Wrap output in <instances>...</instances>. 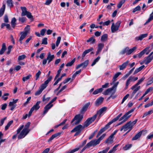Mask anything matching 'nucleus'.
Wrapping results in <instances>:
<instances>
[{
	"label": "nucleus",
	"mask_w": 153,
	"mask_h": 153,
	"mask_svg": "<svg viewBox=\"0 0 153 153\" xmlns=\"http://www.w3.org/2000/svg\"><path fill=\"white\" fill-rule=\"evenodd\" d=\"M144 67L145 66L144 65H143L139 68L136 69L134 71V74H137V73L142 70Z\"/></svg>",
	"instance_id": "nucleus-33"
},
{
	"label": "nucleus",
	"mask_w": 153,
	"mask_h": 153,
	"mask_svg": "<svg viewBox=\"0 0 153 153\" xmlns=\"http://www.w3.org/2000/svg\"><path fill=\"white\" fill-rule=\"evenodd\" d=\"M12 0H7V3L8 6L10 7H13V4L12 3Z\"/></svg>",
	"instance_id": "nucleus-48"
},
{
	"label": "nucleus",
	"mask_w": 153,
	"mask_h": 153,
	"mask_svg": "<svg viewBox=\"0 0 153 153\" xmlns=\"http://www.w3.org/2000/svg\"><path fill=\"white\" fill-rule=\"evenodd\" d=\"M42 91L39 88V90L35 93V95L36 96L40 94Z\"/></svg>",
	"instance_id": "nucleus-62"
},
{
	"label": "nucleus",
	"mask_w": 153,
	"mask_h": 153,
	"mask_svg": "<svg viewBox=\"0 0 153 153\" xmlns=\"http://www.w3.org/2000/svg\"><path fill=\"white\" fill-rule=\"evenodd\" d=\"M129 96V94H127L124 97L122 100L121 104H123L124 102L127 99Z\"/></svg>",
	"instance_id": "nucleus-64"
},
{
	"label": "nucleus",
	"mask_w": 153,
	"mask_h": 153,
	"mask_svg": "<svg viewBox=\"0 0 153 153\" xmlns=\"http://www.w3.org/2000/svg\"><path fill=\"white\" fill-rule=\"evenodd\" d=\"M129 62V61L127 60L125 62L123 63L121 65H120V70H124L128 65Z\"/></svg>",
	"instance_id": "nucleus-21"
},
{
	"label": "nucleus",
	"mask_w": 153,
	"mask_h": 153,
	"mask_svg": "<svg viewBox=\"0 0 153 153\" xmlns=\"http://www.w3.org/2000/svg\"><path fill=\"white\" fill-rule=\"evenodd\" d=\"M40 102L39 101L37 102L36 104L34 105L31 108L32 109H33V110H35L36 111L38 110L40 107L39 105Z\"/></svg>",
	"instance_id": "nucleus-26"
},
{
	"label": "nucleus",
	"mask_w": 153,
	"mask_h": 153,
	"mask_svg": "<svg viewBox=\"0 0 153 153\" xmlns=\"http://www.w3.org/2000/svg\"><path fill=\"white\" fill-rule=\"evenodd\" d=\"M30 26L29 25H27L25 28L24 31H23V33L28 34L30 32Z\"/></svg>",
	"instance_id": "nucleus-30"
},
{
	"label": "nucleus",
	"mask_w": 153,
	"mask_h": 153,
	"mask_svg": "<svg viewBox=\"0 0 153 153\" xmlns=\"http://www.w3.org/2000/svg\"><path fill=\"white\" fill-rule=\"evenodd\" d=\"M138 79V78L137 77L132 76H130L126 81L125 88L126 89L128 88V85L130 82L132 81L134 82L137 80Z\"/></svg>",
	"instance_id": "nucleus-8"
},
{
	"label": "nucleus",
	"mask_w": 153,
	"mask_h": 153,
	"mask_svg": "<svg viewBox=\"0 0 153 153\" xmlns=\"http://www.w3.org/2000/svg\"><path fill=\"white\" fill-rule=\"evenodd\" d=\"M99 143H100L97 139L91 140L87 144V146H88L89 147H90L91 146H95L99 144Z\"/></svg>",
	"instance_id": "nucleus-12"
},
{
	"label": "nucleus",
	"mask_w": 153,
	"mask_h": 153,
	"mask_svg": "<svg viewBox=\"0 0 153 153\" xmlns=\"http://www.w3.org/2000/svg\"><path fill=\"white\" fill-rule=\"evenodd\" d=\"M94 50V49L93 48H91L89 49L86 50H85L83 53L82 57H84L85 56V55L87 54L88 53Z\"/></svg>",
	"instance_id": "nucleus-29"
},
{
	"label": "nucleus",
	"mask_w": 153,
	"mask_h": 153,
	"mask_svg": "<svg viewBox=\"0 0 153 153\" xmlns=\"http://www.w3.org/2000/svg\"><path fill=\"white\" fill-rule=\"evenodd\" d=\"M20 34H21V36L19 38V41H22L25 38L27 35L23 33V32H21Z\"/></svg>",
	"instance_id": "nucleus-36"
},
{
	"label": "nucleus",
	"mask_w": 153,
	"mask_h": 153,
	"mask_svg": "<svg viewBox=\"0 0 153 153\" xmlns=\"http://www.w3.org/2000/svg\"><path fill=\"white\" fill-rule=\"evenodd\" d=\"M97 114H95L92 117L88 118L84 123V128L88 127L95 120Z\"/></svg>",
	"instance_id": "nucleus-5"
},
{
	"label": "nucleus",
	"mask_w": 153,
	"mask_h": 153,
	"mask_svg": "<svg viewBox=\"0 0 153 153\" xmlns=\"http://www.w3.org/2000/svg\"><path fill=\"white\" fill-rule=\"evenodd\" d=\"M128 47H127L125 48L121 52V53L122 54H123L125 53H126V55H127V53H128Z\"/></svg>",
	"instance_id": "nucleus-52"
},
{
	"label": "nucleus",
	"mask_w": 153,
	"mask_h": 153,
	"mask_svg": "<svg viewBox=\"0 0 153 153\" xmlns=\"http://www.w3.org/2000/svg\"><path fill=\"white\" fill-rule=\"evenodd\" d=\"M26 56L25 55L20 56L18 57V61H20L26 58Z\"/></svg>",
	"instance_id": "nucleus-58"
},
{
	"label": "nucleus",
	"mask_w": 153,
	"mask_h": 153,
	"mask_svg": "<svg viewBox=\"0 0 153 153\" xmlns=\"http://www.w3.org/2000/svg\"><path fill=\"white\" fill-rule=\"evenodd\" d=\"M53 105V104L50 105L48 104L44 108L45 110L44 111L43 114H45L46 113L48 110L52 107Z\"/></svg>",
	"instance_id": "nucleus-23"
},
{
	"label": "nucleus",
	"mask_w": 153,
	"mask_h": 153,
	"mask_svg": "<svg viewBox=\"0 0 153 153\" xmlns=\"http://www.w3.org/2000/svg\"><path fill=\"white\" fill-rule=\"evenodd\" d=\"M108 35L107 34H105L103 35L101 37V40L102 41H105L108 39Z\"/></svg>",
	"instance_id": "nucleus-41"
},
{
	"label": "nucleus",
	"mask_w": 153,
	"mask_h": 153,
	"mask_svg": "<svg viewBox=\"0 0 153 153\" xmlns=\"http://www.w3.org/2000/svg\"><path fill=\"white\" fill-rule=\"evenodd\" d=\"M95 41V39H94V37H90L88 40H87V42H90V44H94Z\"/></svg>",
	"instance_id": "nucleus-42"
},
{
	"label": "nucleus",
	"mask_w": 153,
	"mask_h": 153,
	"mask_svg": "<svg viewBox=\"0 0 153 153\" xmlns=\"http://www.w3.org/2000/svg\"><path fill=\"white\" fill-rule=\"evenodd\" d=\"M48 84L45 83V81L44 83L41 85L39 88L42 91L47 87Z\"/></svg>",
	"instance_id": "nucleus-40"
},
{
	"label": "nucleus",
	"mask_w": 153,
	"mask_h": 153,
	"mask_svg": "<svg viewBox=\"0 0 153 153\" xmlns=\"http://www.w3.org/2000/svg\"><path fill=\"white\" fill-rule=\"evenodd\" d=\"M150 47H147L146 48H145L142 51H141L140 53L137 54V57L139 58H141L142 56L146 53V54H148L150 52V50H149Z\"/></svg>",
	"instance_id": "nucleus-10"
},
{
	"label": "nucleus",
	"mask_w": 153,
	"mask_h": 153,
	"mask_svg": "<svg viewBox=\"0 0 153 153\" xmlns=\"http://www.w3.org/2000/svg\"><path fill=\"white\" fill-rule=\"evenodd\" d=\"M61 39V37H60L59 36L58 37L56 41V46L57 47L59 45Z\"/></svg>",
	"instance_id": "nucleus-60"
},
{
	"label": "nucleus",
	"mask_w": 153,
	"mask_h": 153,
	"mask_svg": "<svg viewBox=\"0 0 153 153\" xmlns=\"http://www.w3.org/2000/svg\"><path fill=\"white\" fill-rule=\"evenodd\" d=\"M114 137L111 135L110 136L105 140L106 143H111L113 142Z\"/></svg>",
	"instance_id": "nucleus-31"
},
{
	"label": "nucleus",
	"mask_w": 153,
	"mask_h": 153,
	"mask_svg": "<svg viewBox=\"0 0 153 153\" xmlns=\"http://www.w3.org/2000/svg\"><path fill=\"white\" fill-rule=\"evenodd\" d=\"M153 89V87H151L149 88H148L147 89L145 93V94H147L149 92L152 91Z\"/></svg>",
	"instance_id": "nucleus-59"
},
{
	"label": "nucleus",
	"mask_w": 153,
	"mask_h": 153,
	"mask_svg": "<svg viewBox=\"0 0 153 153\" xmlns=\"http://www.w3.org/2000/svg\"><path fill=\"white\" fill-rule=\"evenodd\" d=\"M75 59H74L71 62H69L67 63L66 65V66H71L74 63L75 61Z\"/></svg>",
	"instance_id": "nucleus-49"
},
{
	"label": "nucleus",
	"mask_w": 153,
	"mask_h": 153,
	"mask_svg": "<svg viewBox=\"0 0 153 153\" xmlns=\"http://www.w3.org/2000/svg\"><path fill=\"white\" fill-rule=\"evenodd\" d=\"M83 118V115H82L80 114L76 115L71 121V123L76 125L80 122Z\"/></svg>",
	"instance_id": "nucleus-3"
},
{
	"label": "nucleus",
	"mask_w": 153,
	"mask_h": 153,
	"mask_svg": "<svg viewBox=\"0 0 153 153\" xmlns=\"http://www.w3.org/2000/svg\"><path fill=\"white\" fill-rule=\"evenodd\" d=\"M131 116V114H129L127 112L123 116L120 118V121L123 120V123H124Z\"/></svg>",
	"instance_id": "nucleus-13"
},
{
	"label": "nucleus",
	"mask_w": 153,
	"mask_h": 153,
	"mask_svg": "<svg viewBox=\"0 0 153 153\" xmlns=\"http://www.w3.org/2000/svg\"><path fill=\"white\" fill-rule=\"evenodd\" d=\"M121 73L120 72H117L116 73L114 76L113 77V79L114 81H115L117 80V78L121 74Z\"/></svg>",
	"instance_id": "nucleus-51"
},
{
	"label": "nucleus",
	"mask_w": 153,
	"mask_h": 153,
	"mask_svg": "<svg viewBox=\"0 0 153 153\" xmlns=\"http://www.w3.org/2000/svg\"><path fill=\"white\" fill-rule=\"evenodd\" d=\"M61 134V133L58 132L57 133L53 135L51 137H50L49 139L48 140V141L50 142L52 140H53L54 138L60 135Z\"/></svg>",
	"instance_id": "nucleus-32"
},
{
	"label": "nucleus",
	"mask_w": 153,
	"mask_h": 153,
	"mask_svg": "<svg viewBox=\"0 0 153 153\" xmlns=\"http://www.w3.org/2000/svg\"><path fill=\"white\" fill-rule=\"evenodd\" d=\"M121 23L120 21H118L116 23L115 25L114 23H112L111 27V30L112 33H114L119 30Z\"/></svg>",
	"instance_id": "nucleus-4"
},
{
	"label": "nucleus",
	"mask_w": 153,
	"mask_h": 153,
	"mask_svg": "<svg viewBox=\"0 0 153 153\" xmlns=\"http://www.w3.org/2000/svg\"><path fill=\"white\" fill-rule=\"evenodd\" d=\"M143 130L141 131L138 133L137 134H136L135 136L133 137L132 139V140H137L138 139L140 138L141 137L143 131Z\"/></svg>",
	"instance_id": "nucleus-19"
},
{
	"label": "nucleus",
	"mask_w": 153,
	"mask_h": 153,
	"mask_svg": "<svg viewBox=\"0 0 153 153\" xmlns=\"http://www.w3.org/2000/svg\"><path fill=\"white\" fill-rule=\"evenodd\" d=\"M89 62V61L88 60H86L80 64L76 67V69H78L81 67H82L83 68H85L88 65Z\"/></svg>",
	"instance_id": "nucleus-15"
},
{
	"label": "nucleus",
	"mask_w": 153,
	"mask_h": 153,
	"mask_svg": "<svg viewBox=\"0 0 153 153\" xmlns=\"http://www.w3.org/2000/svg\"><path fill=\"white\" fill-rule=\"evenodd\" d=\"M132 145L131 144H128L126 145V146L123 147V149L124 150H127L129 149L131 146Z\"/></svg>",
	"instance_id": "nucleus-47"
},
{
	"label": "nucleus",
	"mask_w": 153,
	"mask_h": 153,
	"mask_svg": "<svg viewBox=\"0 0 153 153\" xmlns=\"http://www.w3.org/2000/svg\"><path fill=\"white\" fill-rule=\"evenodd\" d=\"M79 150V149H75L71 150L66 152L65 153H74Z\"/></svg>",
	"instance_id": "nucleus-53"
},
{
	"label": "nucleus",
	"mask_w": 153,
	"mask_h": 153,
	"mask_svg": "<svg viewBox=\"0 0 153 153\" xmlns=\"http://www.w3.org/2000/svg\"><path fill=\"white\" fill-rule=\"evenodd\" d=\"M147 36V33L142 34L139 36L136 37V39L137 40H141L144 38L146 37Z\"/></svg>",
	"instance_id": "nucleus-27"
},
{
	"label": "nucleus",
	"mask_w": 153,
	"mask_h": 153,
	"mask_svg": "<svg viewBox=\"0 0 153 153\" xmlns=\"http://www.w3.org/2000/svg\"><path fill=\"white\" fill-rule=\"evenodd\" d=\"M90 102H88L83 107L80 111L81 114H84L87 110L88 108L90 105Z\"/></svg>",
	"instance_id": "nucleus-16"
},
{
	"label": "nucleus",
	"mask_w": 153,
	"mask_h": 153,
	"mask_svg": "<svg viewBox=\"0 0 153 153\" xmlns=\"http://www.w3.org/2000/svg\"><path fill=\"white\" fill-rule=\"evenodd\" d=\"M137 49V47L134 46L132 48L129 49L128 47V53H127V55H130L134 51Z\"/></svg>",
	"instance_id": "nucleus-35"
},
{
	"label": "nucleus",
	"mask_w": 153,
	"mask_h": 153,
	"mask_svg": "<svg viewBox=\"0 0 153 153\" xmlns=\"http://www.w3.org/2000/svg\"><path fill=\"white\" fill-rule=\"evenodd\" d=\"M122 115V113L120 114L117 117H116L115 118L113 119V120H112L110 121L112 123H113L116 122V121H117L119 119L121 116Z\"/></svg>",
	"instance_id": "nucleus-44"
},
{
	"label": "nucleus",
	"mask_w": 153,
	"mask_h": 153,
	"mask_svg": "<svg viewBox=\"0 0 153 153\" xmlns=\"http://www.w3.org/2000/svg\"><path fill=\"white\" fill-rule=\"evenodd\" d=\"M30 124V122H28L25 125L24 128L18 136V138L19 139L24 138L29 133L30 131V130L29 129Z\"/></svg>",
	"instance_id": "nucleus-1"
},
{
	"label": "nucleus",
	"mask_w": 153,
	"mask_h": 153,
	"mask_svg": "<svg viewBox=\"0 0 153 153\" xmlns=\"http://www.w3.org/2000/svg\"><path fill=\"white\" fill-rule=\"evenodd\" d=\"M106 134H103L101 136H100L99 138L97 139V140H98V141L100 143V141L104 138V137L106 136Z\"/></svg>",
	"instance_id": "nucleus-55"
},
{
	"label": "nucleus",
	"mask_w": 153,
	"mask_h": 153,
	"mask_svg": "<svg viewBox=\"0 0 153 153\" xmlns=\"http://www.w3.org/2000/svg\"><path fill=\"white\" fill-rule=\"evenodd\" d=\"M55 57L54 55H51V53L49 52L48 53V54L47 58V60H48V63L49 64V63Z\"/></svg>",
	"instance_id": "nucleus-20"
},
{
	"label": "nucleus",
	"mask_w": 153,
	"mask_h": 153,
	"mask_svg": "<svg viewBox=\"0 0 153 153\" xmlns=\"http://www.w3.org/2000/svg\"><path fill=\"white\" fill-rule=\"evenodd\" d=\"M112 123L111 121H110L105 125V126L104 127L101 128L98 132L96 137H98L103 132L105 131L109 127L110 125Z\"/></svg>",
	"instance_id": "nucleus-9"
},
{
	"label": "nucleus",
	"mask_w": 153,
	"mask_h": 153,
	"mask_svg": "<svg viewBox=\"0 0 153 153\" xmlns=\"http://www.w3.org/2000/svg\"><path fill=\"white\" fill-rule=\"evenodd\" d=\"M122 115V113L120 114L117 117H116L115 118L113 119V120H112L110 121L112 123H113L116 122V121H117L119 119L121 116Z\"/></svg>",
	"instance_id": "nucleus-43"
},
{
	"label": "nucleus",
	"mask_w": 153,
	"mask_h": 153,
	"mask_svg": "<svg viewBox=\"0 0 153 153\" xmlns=\"http://www.w3.org/2000/svg\"><path fill=\"white\" fill-rule=\"evenodd\" d=\"M104 45L102 43H100L98 45L97 50L96 52V55L97 56L101 52Z\"/></svg>",
	"instance_id": "nucleus-17"
},
{
	"label": "nucleus",
	"mask_w": 153,
	"mask_h": 153,
	"mask_svg": "<svg viewBox=\"0 0 153 153\" xmlns=\"http://www.w3.org/2000/svg\"><path fill=\"white\" fill-rule=\"evenodd\" d=\"M116 90L114 89L112 87L111 88H109L103 91L102 94L105 95H107L110 94L111 95H114L116 92Z\"/></svg>",
	"instance_id": "nucleus-7"
},
{
	"label": "nucleus",
	"mask_w": 153,
	"mask_h": 153,
	"mask_svg": "<svg viewBox=\"0 0 153 153\" xmlns=\"http://www.w3.org/2000/svg\"><path fill=\"white\" fill-rule=\"evenodd\" d=\"M131 122V121H130L123 126L120 129V131H122L123 130L124 131H125L128 129H129L128 132L130 131L132 128Z\"/></svg>",
	"instance_id": "nucleus-6"
},
{
	"label": "nucleus",
	"mask_w": 153,
	"mask_h": 153,
	"mask_svg": "<svg viewBox=\"0 0 153 153\" xmlns=\"http://www.w3.org/2000/svg\"><path fill=\"white\" fill-rule=\"evenodd\" d=\"M145 77H142L141 79L139 80L138 82L134 85H133L131 87V89L133 90V91L132 94L131 96L133 97L134 94L137 92L139 90L140 88V86H138L145 79Z\"/></svg>",
	"instance_id": "nucleus-2"
},
{
	"label": "nucleus",
	"mask_w": 153,
	"mask_h": 153,
	"mask_svg": "<svg viewBox=\"0 0 153 153\" xmlns=\"http://www.w3.org/2000/svg\"><path fill=\"white\" fill-rule=\"evenodd\" d=\"M16 20L15 18L14 17L12 19L11 21V26L13 28H14L15 25H16Z\"/></svg>",
	"instance_id": "nucleus-38"
},
{
	"label": "nucleus",
	"mask_w": 153,
	"mask_h": 153,
	"mask_svg": "<svg viewBox=\"0 0 153 153\" xmlns=\"http://www.w3.org/2000/svg\"><path fill=\"white\" fill-rule=\"evenodd\" d=\"M5 9V5L4 2L3 3L2 7L0 9V17H1L3 15Z\"/></svg>",
	"instance_id": "nucleus-22"
},
{
	"label": "nucleus",
	"mask_w": 153,
	"mask_h": 153,
	"mask_svg": "<svg viewBox=\"0 0 153 153\" xmlns=\"http://www.w3.org/2000/svg\"><path fill=\"white\" fill-rule=\"evenodd\" d=\"M153 19V12H152L150 14L149 18L148 19V20H147L146 22L144 24V25H146V24L148 23Z\"/></svg>",
	"instance_id": "nucleus-34"
},
{
	"label": "nucleus",
	"mask_w": 153,
	"mask_h": 153,
	"mask_svg": "<svg viewBox=\"0 0 153 153\" xmlns=\"http://www.w3.org/2000/svg\"><path fill=\"white\" fill-rule=\"evenodd\" d=\"M31 99V97H28L27 100L23 104V106H26L29 102V101Z\"/></svg>",
	"instance_id": "nucleus-56"
},
{
	"label": "nucleus",
	"mask_w": 153,
	"mask_h": 153,
	"mask_svg": "<svg viewBox=\"0 0 153 153\" xmlns=\"http://www.w3.org/2000/svg\"><path fill=\"white\" fill-rule=\"evenodd\" d=\"M6 49V46L5 44V43H3L2 45V48L0 51V54H3Z\"/></svg>",
	"instance_id": "nucleus-28"
},
{
	"label": "nucleus",
	"mask_w": 153,
	"mask_h": 153,
	"mask_svg": "<svg viewBox=\"0 0 153 153\" xmlns=\"http://www.w3.org/2000/svg\"><path fill=\"white\" fill-rule=\"evenodd\" d=\"M21 8L22 10V13H21L22 16H26V14L27 13L28 11L27 10V8L26 7H21Z\"/></svg>",
	"instance_id": "nucleus-24"
},
{
	"label": "nucleus",
	"mask_w": 153,
	"mask_h": 153,
	"mask_svg": "<svg viewBox=\"0 0 153 153\" xmlns=\"http://www.w3.org/2000/svg\"><path fill=\"white\" fill-rule=\"evenodd\" d=\"M153 52H152L149 55L145 58L144 62L146 65H147L150 63L153 59Z\"/></svg>",
	"instance_id": "nucleus-11"
},
{
	"label": "nucleus",
	"mask_w": 153,
	"mask_h": 153,
	"mask_svg": "<svg viewBox=\"0 0 153 153\" xmlns=\"http://www.w3.org/2000/svg\"><path fill=\"white\" fill-rule=\"evenodd\" d=\"M32 75L29 74L28 76L25 77H24L22 78V81L24 82H25L26 80L29 79L30 77H31Z\"/></svg>",
	"instance_id": "nucleus-46"
},
{
	"label": "nucleus",
	"mask_w": 153,
	"mask_h": 153,
	"mask_svg": "<svg viewBox=\"0 0 153 153\" xmlns=\"http://www.w3.org/2000/svg\"><path fill=\"white\" fill-rule=\"evenodd\" d=\"M141 10V7L139 5H138L133 10V13H134L136 11L140 10Z\"/></svg>",
	"instance_id": "nucleus-54"
},
{
	"label": "nucleus",
	"mask_w": 153,
	"mask_h": 153,
	"mask_svg": "<svg viewBox=\"0 0 153 153\" xmlns=\"http://www.w3.org/2000/svg\"><path fill=\"white\" fill-rule=\"evenodd\" d=\"M125 0H122L117 5V8L119 9L121 8L122 4L125 2Z\"/></svg>",
	"instance_id": "nucleus-50"
},
{
	"label": "nucleus",
	"mask_w": 153,
	"mask_h": 153,
	"mask_svg": "<svg viewBox=\"0 0 153 153\" xmlns=\"http://www.w3.org/2000/svg\"><path fill=\"white\" fill-rule=\"evenodd\" d=\"M106 110V108L105 107H103L100 109L98 111H97V114H96L97 115H99V118L100 117L102 114Z\"/></svg>",
	"instance_id": "nucleus-18"
},
{
	"label": "nucleus",
	"mask_w": 153,
	"mask_h": 153,
	"mask_svg": "<svg viewBox=\"0 0 153 153\" xmlns=\"http://www.w3.org/2000/svg\"><path fill=\"white\" fill-rule=\"evenodd\" d=\"M104 100V98L102 97H100L97 99L96 101L95 104L96 106H98L101 104Z\"/></svg>",
	"instance_id": "nucleus-25"
},
{
	"label": "nucleus",
	"mask_w": 153,
	"mask_h": 153,
	"mask_svg": "<svg viewBox=\"0 0 153 153\" xmlns=\"http://www.w3.org/2000/svg\"><path fill=\"white\" fill-rule=\"evenodd\" d=\"M47 38H44L42 39V44L46 45H47Z\"/></svg>",
	"instance_id": "nucleus-63"
},
{
	"label": "nucleus",
	"mask_w": 153,
	"mask_h": 153,
	"mask_svg": "<svg viewBox=\"0 0 153 153\" xmlns=\"http://www.w3.org/2000/svg\"><path fill=\"white\" fill-rule=\"evenodd\" d=\"M153 113V109L149 111H148L145 112L143 114V118H144L148 115H149Z\"/></svg>",
	"instance_id": "nucleus-37"
},
{
	"label": "nucleus",
	"mask_w": 153,
	"mask_h": 153,
	"mask_svg": "<svg viewBox=\"0 0 153 153\" xmlns=\"http://www.w3.org/2000/svg\"><path fill=\"white\" fill-rule=\"evenodd\" d=\"M84 128V126H82L81 125H79L72 130L71 132H74L76 131H79L80 133L82 130Z\"/></svg>",
	"instance_id": "nucleus-14"
},
{
	"label": "nucleus",
	"mask_w": 153,
	"mask_h": 153,
	"mask_svg": "<svg viewBox=\"0 0 153 153\" xmlns=\"http://www.w3.org/2000/svg\"><path fill=\"white\" fill-rule=\"evenodd\" d=\"M109 149L110 148L109 147H108L106 148L105 150L100 151L97 153H106V152H107L109 150Z\"/></svg>",
	"instance_id": "nucleus-61"
},
{
	"label": "nucleus",
	"mask_w": 153,
	"mask_h": 153,
	"mask_svg": "<svg viewBox=\"0 0 153 153\" xmlns=\"http://www.w3.org/2000/svg\"><path fill=\"white\" fill-rule=\"evenodd\" d=\"M13 121L11 120L8 123L7 125L5 126V130H7L8 129L10 126L13 123Z\"/></svg>",
	"instance_id": "nucleus-45"
},
{
	"label": "nucleus",
	"mask_w": 153,
	"mask_h": 153,
	"mask_svg": "<svg viewBox=\"0 0 153 153\" xmlns=\"http://www.w3.org/2000/svg\"><path fill=\"white\" fill-rule=\"evenodd\" d=\"M103 90V89L102 88H100L97 89L95 90L93 92V94H97L99 93H101Z\"/></svg>",
	"instance_id": "nucleus-39"
},
{
	"label": "nucleus",
	"mask_w": 153,
	"mask_h": 153,
	"mask_svg": "<svg viewBox=\"0 0 153 153\" xmlns=\"http://www.w3.org/2000/svg\"><path fill=\"white\" fill-rule=\"evenodd\" d=\"M26 20V18L24 17H19V21L22 23L24 22Z\"/></svg>",
	"instance_id": "nucleus-57"
}]
</instances>
